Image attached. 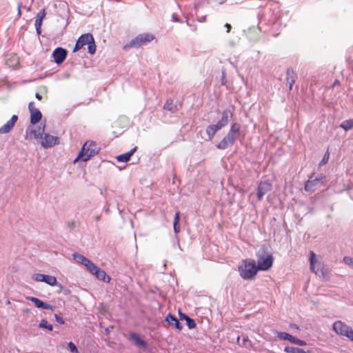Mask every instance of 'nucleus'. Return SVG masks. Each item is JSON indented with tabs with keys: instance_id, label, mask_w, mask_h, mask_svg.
I'll use <instances>...</instances> for the list:
<instances>
[{
	"instance_id": "nucleus-1",
	"label": "nucleus",
	"mask_w": 353,
	"mask_h": 353,
	"mask_svg": "<svg viewBox=\"0 0 353 353\" xmlns=\"http://www.w3.org/2000/svg\"><path fill=\"white\" fill-rule=\"evenodd\" d=\"M233 113L230 110H225L222 112L221 119L216 123L208 126L206 128V134L208 137V139L211 141L214 137L217 131L226 126L230 120L232 118Z\"/></svg>"
},
{
	"instance_id": "nucleus-2",
	"label": "nucleus",
	"mask_w": 353,
	"mask_h": 353,
	"mask_svg": "<svg viewBox=\"0 0 353 353\" xmlns=\"http://www.w3.org/2000/svg\"><path fill=\"white\" fill-rule=\"evenodd\" d=\"M258 271L256 262L252 259L243 260L239 266L240 276L245 280L253 279Z\"/></svg>"
},
{
	"instance_id": "nucleus-3",
	"label": "nucleus",
	"mask_w": 353,
	"mask_h": 353,
	"mask_svg": "<svg viewBox=\"0 0 353 353\" xmlns=\"http://www.w3.org/2000/svg\"><path fill=\"white\" fill-rule=\"evenodd\" d=\"M258 270H268L273 264V256L267 251L265 246H262L256 252Z\"/></svg>"
},
{
	"instance_id": "nucleus-4",
	"label": "nucleus",
	"mask_w": 353,
	"mask_h": 353,
	"mask_svg": "<svg viewBox=\"0 0 353 353\" xmlns=\"http://www.w3.org/2000/svg\"><path fill=\"white\" fill-rule=\"evenodd\" d=\"M88 45V52L93 54L96 52V45L93 36L90 33L82 34L77 40L73 51L79 50L83 46Z\"/></svg>"
},
{
	"instance_id": "nucleus-5",
	"label": "nucleus",
	"mask_w": 353,
	"mask_h": 353,
	"mask_svg": "<svg viewBox=\"0 0 353 353\" xmlns=\"http://www.w3.org/2000/svg\"><path fill=\"white\" fill-rule=\"evenodd\" d=\"M97 152L96 144L93 142H85L80 151L78 157L74 159L76 163L78 160L86 161Z\"/></svg>"
},
{
	"instance_id": "nucleus-6",
	"label": "nucleus",
	"mask_w": 353,
	"mask_h": 353,
	"mask_svg": "<svg viewBox=\"0 0 353 353\" xmlns=\"http://www.w3.org/2000/svg\"><path fill=\"white\" fill-rule=\"evenodd\" d=\"M154 36L150 33H143L137 35L130 42L125 46V48H139L146 45L154 39Z\"/></svg>"
},
{
	"instance_id": "nucleus-7",
	"label": "nucleus",
	"mask_w": 353,
	"mask_h": 353,
	"mask_svg": "<svg viewBox=\"0 0 353 353\" xmlns=\"http://www.w3.org/2000/svg\"><path fill=\"white\" fill-rule=\"evenodd\" d=\"M333 330L339 335L347 336L352 327L341 321H336L333 323Z\"/></svg>"
},
{
	"instance_id": "nucleus-8",
	"label": "nucleus",
	"mask_w": 353,
	"mask_h": 353,
	"mask_svg": "<svg viewBox=\"0 0 353 353\" xmlns=\"http://www.w3.org/2000/svg\"><path fill=\"white\" fill-rule=\"evenodd\" d=\"M272 188V184L268 181H261L257 188V198L259 201L262 200L263 196Z\"/></svg>"
},
{
	"instance_id": "nucleus-9",
	"label": "nucleus",
	"mask_w": 353,
	"mask_h": 353,
	"mask_svg": "<svg viewBox=\"0 0 353 353\" xmlns=\"http://www.w3.org/2000/svg\"><path fill=\"white\" fill-rule=\"evenodd\" d=\"M240 130H241V124L239 123H233L231 126L229 132L226 134L228 137H229L231 140H232L234 143L235 141L240 136Z\"/></svg>"
},
{
	"instance_id": "nucleus-10",
	"label": "nucleus",
	"mask_w": 353,
	"mask_h": 353,
	"mask_svg": "<svg viewBox=\"0 0 353 353\" xmlns=\"http://www.w3.org/2000/svg\"><path fill=\"white\" fill-rule=\"evenodd\" d=\"M67 56L66 50L62 48H57L52 52V57L54 58V61L57 64H60L63 62Z\"/></svg>"
},
{
	"instance_id": "nucleus-11",
	"label": "nucleus",
	"mask_w": 353,
	"mask_h": 353,
	"mask_svg": "<svg viewBox=\"0 0 353 353\" xmlns=\"http://www.w3.org/2000/svg\"><path fill=\"white\" fill-rule=\"evenodd\" d=\"M41 144L43 148H51L57 143V137L55 136L50 135L49 134H45L44 137L41 139Z\"/></svg>"
},
{
	"instance_id": "nucleus-12",
	"label": "nucleus",
	"mask_w": 353,
	"mask_h": 353,
	"mask_svg": "<svg viewBox=\"0 0 353 353\" xmlns=\"http://www.w3.org/2000/svg\"><path fill=\"white\" fill-rule=\"evenodd\" d=\"M17 119L18 117L17 115H13L9 121L0 128V134L8 133L14 126Z\"/></svg>"
},
{
	"instance_id": "nucleus-13",
	"label": "nucleus",
	"mask_w": 353,
	"mask_h": 353,
	"mask_svg": "<svg viewBox=\"0 0 353 353\" xmlns=\"http://www.w3.org/2000/svg\"><path fill=\"white\" fill-rule=\"evenodd\" d=\"M321 183V179H312V177L311 176L305 183L304 189L306 192H312L315 190L316 187Z\"/></svg>"
},
{
	"instance_id": "nucleus-14",
	"label": "nucleus",
	"mask_w": 353,
	"mask_h": 353,
	"mask_svg": "<svg viewBox=\"0 0 353 353\" xmlns=\"http://www.w3.org/2000/svg\"><path fill=\"white\" fill-rule=\"evenodd\" d=\"M72 256L74 260L77 263L83 265L87 269L92 264V262L90 259L81 254L74 253L72 254Z\"/></svg>"
},
{
	"instance_id": "nucleus-15",
	"label": "nucleus",
	"mask_w": 353,
	"mask_h": 353,
	"mask_svg": "<svg viewBox=\"0 0 353 353\" xmlns=\"http://www.w3.org/2000/svg\"><path fill=\"white\" fill-rule=\"evenodd\" d=\"M45 16H46L45 8L40 10L37 14V18H36L34 26L36 28L37 33L38 34H41V24H42V21L44 19Z\"/></svg>"
},
{
	"instance_id": "nucleus-16",
	"label": "nucleus",
	"mask_w": 353,
	"mask_h": 353,
	"mask_svg": "<svg viewBox=\"0 0 353 353\" xmlns=\"http://www.w3.org/2000/svg\"><path fill=\"white\" fill-rule=\"evenodd\" d=\"M234 143V142L225 135L216 145V148L219 150H225L232 147Z\"/></svg>"
},
{
	"instance_id": "nucleus-17",
	"label": "nucleus",
	"mask_w": 353,
	"mask_h": 353,
	"mask_svg": "<svg viewBox=\"0 0 353 353\" xmlns=\"http://www.w3.org/2000/svg\"><path fill=\"white\" fill-rule=\"evenodd\" d=\"M165 321L168 322L169 325L174 326V327H176L179 330H181L183 327L181 323H179V320L171 314H168L166 316Z\"/></svg>"
},
{
	"instance_id": "nucleus-18",
	"label": "nucleus",
	"mask_w": 353,
	"mask_h": 353,
	"mask_svg": "<svg viewBox=\"0 0 353 353\" xmlns=\"http://www.w3.org/2000/svg\"><path fill=\"white\" fill-rule=\"evenodd\" d=\"M136 150H137V147H134V148L130 150L129 152L117 156V161H120V162H127L128 161L130 160L131 156L134 153Z\"/></svg>"
},
{
	"instance_id": "nucleus-19",
	"label": "nucleus",
	"mask_w": 353,
	"mask_h": 353,
	"mask_svg": "<svg viewBox=\"0 0 353 353\" xmlns=\"http://www.w3.org/2000/svg\"><path fill=\"white\" fill-rule=\"evenodd\" d=\"M42 117V114L40 110H33V111L30 112V123L32 124H35L39 122Z\"/></svg>"
},
{
	"instance_id": "nucleus-20",
	"label": "nucleus",
	"mask_w": 353,
	"mask_h": 353,
	"mask_svg": "<svg viewBox=\"0 0 353 353\" xmlns=\"http://www.w3.org/2000/svg\"><path fill=\"white\" fill-rule=\"evenodd\" d=\"M286 80L289 84V89L291 90L295 83L294 73L292 69H288L286 72Z\"/></svg>"
},
{
	"instance_id": "nucleus-21",
	"label": "nucleus",
	"mask_w": 353,
	"mask_h": 353,
	"mask_svg": "<svg viewBox=\"0 0 353 353\" xmlns=\"http://www.w3.org/2000/svg\"><path fill=\"white\" fill-rule=\"evenodd\" d=\"M130 338L132 340H133L134 341L135 344L137 346L142 347L144 348L146 347V346H147L146 342L145 341H143V339H141L137 334L131 333Z\"/></svg>"
},
{
	"instance_id": "nucleus-22",
	"label": "nucleus",
	"mask_w": 353,
	"mask_h": 353,
	"mask_svg": "<svg viewBox=\"0 0 353 353\" xmlns=\"http://www.w3.org/2000/svg\"><path fill=\"white\" fill-rule=\"evenodd\" d=\"M45 131V125L39 126L37 129L30 130V133L34 135L36 139H42Z\"/></svg>"
},
{
	"instance_id": "nucleus-23",
	"label": "nucleus",
	"mask_w": 353,
	"mask_h": 353,
	"mask_svg": "<svg viewBox=\"0 0 353 353\" xmlns=\"http://www.w3.org/2000/svg\"><path fill=\"white\" fill-rule=\"evenodd\" d=\"M43 282L50 286L59 285L60 288H62V285L58 283L57 278L54 276L46 275Z\"/></svg>"
},
{
	"instance_id": "nucleus-24",
	"label": "nucleus",
	"mask_w": 353,
	"mask_h": 353,
	"mask_svg": "<svg viewBox=\"0 0 353 353\" xmlns=\"http://www.w3.org/2000/svg\"><path fill=\"white\" fill-rule=\"evenodd\" d=\"M284 351L286 353H305V351L303 349L292 346H286L284 348Z\"/></svg>"
},
{
	"instance_id": "nucleus-25",
	"label": "nucleus",
	"mask_w": 353,
	"mask_h": 353,
	"mask_svg": "<svg viewBox=\"0 0 353 353\" xmlns=\"http://www.w3.org/2000/svg\"><path fill=\"white\" fill-rule=\"evenodd\" d=\"M340 127L342 128L345 131H347L353 128V118L352 119L345 120L343 121Z\"/></svg>"
},
{
	"instance_id": "nucleus-26",
	"label": "nucleus",
	"mask_w": 353,
	"mask_h": 353,
	"mask_svg": "<svg viewBox=\"0 0 353 353\" xmlns=\"http://www.w3.org/2000/svg\"><path fill=\"white\" fill-rule=\"evenodd\" d=\"M27 299L31 301L37 307L43 308L45 302L41 301L38 298L34 296H28Z\"/></svg>"
},
{
	"instance_id": "nucleus-27",
	"label": "nucleus",
	"mask_w": 353,
	"mask_h": 353,
	"mask_svg": "<svg viewBox=\"0 0 353 353\" xmlns=\"http://www.w3.org/2000/svg\"><path fill=\"white\" fill-rule=\"evenodd\" d=\"M87 270L90 273L95 276L97 278L101 270L100 268L94 265L93 263Z\"/></svg>"
},
{
	"instance_id": "nucleus-28",
	"label": "nucleus",
	"mask_w": 353,
	"mask_h": 353,
	"mask_svg": "<svg viewBox=\"0 0 353 353\" xmlns=\"http://www.w3.org/2000/svg\"><path fill=\"white\" fill-rule=\"evenodd\" d=\"M315 254L313 252H310V270L315 272V274H317L318 273V271H319V268L315 270V262H316V260H315Z\"/></svg>"
},
{
	"instance_id": "nucleus-29",
	"label": "nucleus",
	"mask_w": 353,
	"mask_h": 353,
	"mask_svg": "<svg viewBox=\"0 0 353 353\" xmlns=\"http://www.w3.org/2000/svg\"><path fill=\"white\" fill-rule=\"evenodd\" d=\"M163 109L174 112L176 110V105H174L172 99H168L163 105Z\"/></svg>"
},
{
	"instance_id": "nucleus-30",
	"label": "nucleus",
	"mask_w": 353,
	"mask_h": 353,
	"mask_svg": "<svg viewBox=\"0 0 353 353\" xmlns=\"http://www.w3.org/2000/svg\"><path fill=\"white\" fill-rule=\"evenodd\" d=\"M277 336L281 339V340H288L290 342L292 341L293 336L291 334L286 333V332H277Z\"/></svg>"
},
{
	"instance_id": "nucleus-31",
	"label": "nucleus",
	"mask_w": 353,
	"mask_h": 353,
	"mask_svg": "<svg viewBox=\"0 0 353 353\" xmlns=\"http://www.w3.org/2000/svg\"><path fill=\"white\" fill-rule=\"evenodd\" d=\"M97 279L101 281H103L106 283H110L111 279L109 276H108L104 270L101 269Z\"/></svg>"
},
{
	"instance_id": "nucleus-32",
	"label": "nucleus",
	"mask_w": 353,
	"mask_h": 353,
	"mask_svg": "<svg viewBox=\"0 0 353 353\" xmlns=\"http://www.w3.org/2000/svg\"><path fill=\"white\" fill-rule=\"evenodd\" d=\"M39 327L41 328H46L50 331H52L53 329V327L52 325L49 324L48 321L45 319H42L39 323Z\"/></svg>"
},
{
	"instance_id": "nucleus-33",
	"label": "nucleus",
	"mask_w": 353,
	"mask_h": 353,
	"mask_svg": "<svg viewBox=\"0 0 353 353\" xmlns=\"http://www.w3.org/2000/svg\"><path fill=\"white\" fill-rule=\"evenodd\" d=\"M46 274H34L32 275V278L33 280L37 282H43Z\"/></svg>"
},
{
	"instance_id": "nucleus-34",
	"label": "nucleus",
	"mask_w": 353,
	"mask_h": 353,
	"mask_svg": "<svg viewBox=\"0 0 353 353\" xmlns=\"http://www.w3.org/2000/svg\"><path fill=\"white\" fill-rule=\"evenodd\" d=\"M291 343L300 346H303L306 345V342L305 341L301 340L295 336L292 337Z\"/></svg>"
},
{
	"instance_id": "nucleus-35",
	"label": "nucleus",
	"mask_w": 353,
	"mask_h": 353,
	"mask_svg": "<svg viewBox=\"0 0 353 353\" xmlns=\"http://www.w3.org/2000/svg\"><path fill=\"white\" fill-rule=\"evenodd\" d=\"M186 322H187V325L189 329H193L196 325L195 321L190 317L188 318V319L186 320Z\"/></svg>"
},
{
	"instance_id": "nucleus-36",
	"label": "nucleus",
	"mask_w": 353,
	"mask_h": 353,
	"mask_svg": "<svg viewBox=\"0 0 353 353\" xmlns=\"http://www.w3.org/2000/svg\"><path fill=\"white\" fill-rule=\"evenodd\" d=\"M68 347L72 353H78V349L74 343L70 342L68 343Z\"/></svg>"
},
{
	"instance_id": "nucleus-37",
	"label": "nucleus",
	"mask_w": 353,
	"mask_h": 353,
	"mask_svg": "<svg viewBox=\"0 0 353 353\" xmlns=\"http://www.w3.org/2000/svg\"><path fill=\"white\" fill-rule=\"evenodd\" d=\"M329 157H330V154L327 151L326 153L324 154L322 160L320 162V165H323L325 164L328 161Z\"/></svg>"
},
{
	"instance_id": "nucleus-38",
	"label": "nucleus",
	"mask_w": 353,
	"mask_h": 353,
	"mask_svg": "<svg viewBox=\"0 0 353 353\" xmlns=\"http://www.w3.org/2000/svg\"><path fill=\"white\" fill-rule=\"evenodd\" d=\"M343 261L345 263H346L347 265H353V258H352L350 256H344Z\"/></svg>"
},
{
	"instance_id": "nucleus-39",
	"label": "nucleus",
	"mask_w": 353,
	"mask_h": 353,
	"mask_svg": "<svg viewBox=\"0 0 353 353\" xmlns=\"http://www.w3.org/2000/svg\"><path fill=\"white\" fill-rule=\"evenodd\" d=\"M174 231L175 234H178L180 232V225L179 223H173Z\"/></svg>"
},
{
	"instance_id": "nucleus-40",
	"label": "nucleus",
	"mask_w": 353,
	"mask_h": 353,
	"mask_svg": "<svg viewBox=\"0 0 353 353\" xmlns=\"http://www.w3.org/2000/svg\"><path fill=\"white\" fill-rule=\"evenodd\" d=\"M54 318H55V320L60 324H63L64 323V321L62 317H61L60 316H59L58 314H54Z\"/></svg>"
},
{
	"instance_id": "nucleus-41",
	"label": "nucleus",
	"mask_w": 353,
	"mask_h": 353,
	"mask_svg": "<svg viewBox=\"0 0 353 353\" xmlns=\"http://www.w3.org/2000/svg\"><path fill=\"white\" fill-rule=\"evenodd\" d=\"M180 219V212H177L174 214V221L173 223H179Z\"/></svg>"
},
{
	"instance_id": "nucleus-42",
	"label": "nucleus",
	"mask_w": 353,
	"mask_h": 353,
	"mask_svg": "<svg viewBox=\"0 0 353 353\" xmlns=\"http://www.w3.org/2000/svg\"><path fill=\"white\" fill-rule=\"evenodd\" d=\"M54 308H55V306L50 305L47 303H45L43 309L53 310Z\"/></svg>"
},
{
	"instance_id": "nucleus-43",
	"label": "nucleus",
	"mask_w": 353,
	"mask_h": 353,
	"mask_svg": "<svg viewBox=\"0 0 353 353\" xmlns=\"http://www.w3.org/2000/svg\"><path fill=\"white\" fill-rule=\"evenodd\" d=\"M28 109H29V111L30 112L33 111V110H37L35 107H34V102H30L29 104H28Z\"/></svg>"
},
{
	"instance_id": "nucleus-44",
	"label": "nucleus",
	"mask_w": 353,
	"mask_h": 353,
	"mask_svg": "<svg viewBox=\"0 0 353 353\" xmlns=\"http://www.w3.org/2000/svg\"><path fill=\"white\" fill-rule=\"evenodd\" d=\"M347 338H348L350 341H353V330L352 329L348 333Z\"/></svg>"
},
{
	"instance_id": "nucleus-45",
	"label": "nucleus",
	"mask_w": 353,
	"mask_h": 353,
	"mask_svg": "<svg viewBox=\"0 0 353 353\" xmlns=\"http://www.w3.org/2000/svg\"><path fill=\"white\" fill-rule=\"evenodd\" d=\"M179 315L181 319H185V321L188 319V318H190L188 316L181 312H179Z\"/></svg>"
},
{
	"instance_id": "nucleus-46",
	"label": "nucleus",
	"mask_w": 353,
	"mask_h": 353,
	"mask_svg": "<svg viewBox=\"0 0 353 353\" xmlns=\"http://www.w3.org/2000/svg\"><path fill=\"white\" fill-rule=\"evenodd\" d=\"M225 27H226V28H227V32H230V30H231V28H232V27H231V25H230V24H229V23H226V24L225 25Z\"/></svg>"
},
{
	"instance_id": "nucleus-47",
	"label": "nucleus",
	"mask_w": 353,
	"mask_h": 353,
	"mask_svg": "<svg viewBox=\"0 0 353 353\" xmlns=\"http://www.w3.org/2000/svg\"><path fill=\"white\" fill-rule=\"evenodd\" d=\"M21 5L19 4L18 5V17H20L21 15Z\"/></svg>"
},
{
	"instance_id": "nucleus-48",
	"label": "nucleus",
	"mask_w": 353,
	"mask_h": 353,
	"mask_svg": "<svg viewBox=\"0 0 353 353\" xmlns=\"http://www.w3.org/2000/svg\"><path fill=\"white\" fill-rule=\"evenodd\" d=\"M35 97L39 101L42 99V96L39 93H36Z\"/></svg>"
},
{
	"instance_id": "nucleus-49",
	"label": "nucleus",
	"mask_w": 353,
	"mask_h": 353,
	"mask_svg": "<svg viewBox=\"0 0 353 353\" xmlns=\"http://www.w3.org/2000/svg\"><path fill=\"white\" fill-rule=\"evenodd\" d=\"M172 18H173V20L174 21H178L174 14L172 15Z\"/></svg>"
},
{
	"instance_id": "nucleus-50",
	"label": "nucleus",
	"mask_w": 353,
	"mask_h": 353,
	"mask_svg": "<svg viewBox=\"0 0 353 353\" xmlns=\"http://www.w3.org/2000/svg\"><path fill=\"white\" fill-rule=\"evenodd\" d=\"M99 219H100V216H97L96 217V220H97V221H99Z\"/></svg>"
}]
</instances>
